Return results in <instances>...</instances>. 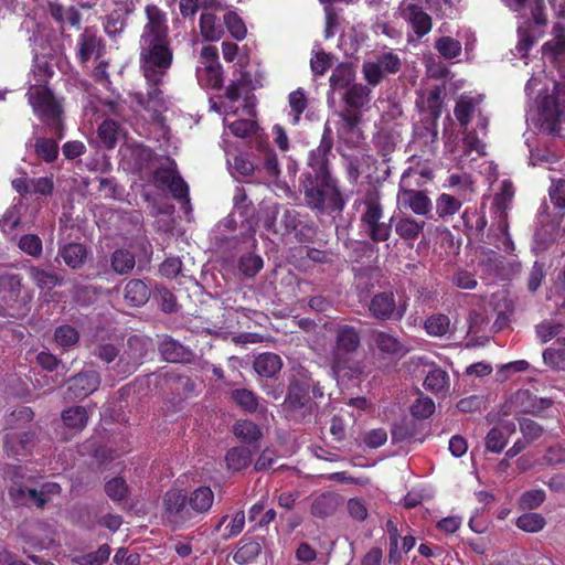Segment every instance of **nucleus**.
Returning a JSON list of instances; mask_svg holds the SVG:
<instances>
[{"label": "nucleus", "instance_id": "f257e3e1", "mask_svg": "<svg viewBox=\"0 0 565 565\" xmlns=\"http://www.w3.org/2000/svg\"><path fill=\"white\" fill-rule=\"evenodd\" d=\"M146 22L139 36L140 70L147 81L148 90L129 93L136 111L145 110L149 119L156 120L164 108L163 93L159 86L173 62L167 13L157 4L145 8Z\"/></svg>", "mask_w": 565, "mask_h": 565}, {"label": "nucleus", "instance_id": "f03ea898", "mask_svg": "<svg viewBox=\"0 0 565 565\" xmlns=\"http://www.w3.org/2000/svg\"><path fill=\"white\" fill-rule=\"evenodd\" d=\"M214 502L209 487H199L189 495L180 489H171L163 497V519L173 529H184L202 520Z\"/></svg>", "mask_w": 565, "mask_h": 565}, {"label": "nucleus", "instance_id": "7ed1b4c3", "mask_svg": "<svg viewBox=\"0 0 565 565\" xmlns=\"http://www.w3.org/2000/svg\"><path fill=\"white\" fill-rule=\"evenodd\" d=\"M324 388L319 381L312 379L308 372H299L290 382L282 412L288 420L308 424L317 420L318 402L322 398Z\"/></svg>", "mask_w": 565, "mask_h": 565}, {"label": "nucleus", "instance_id": "20e7f679", "mask_svg": "<svg viewBox=\"0 0 565 565\" xmlns=\"http://www.w3.org/2000/svg\"><path fill=\"white\" fill-rule=\"evenodd\" d=\"M360 342V334L353 327L338 328L331 359V369L338 381L355 379L364 372V365L352 355Z\"/></svg>", "mask_w": 565, "mask_h": 565}, {"label": "nucleus", "instance_id": "39448f33", "mask_svg": "<svg viewBox=\"0 0 565 565\" xmlns=\"http://www.w3.org/2000/svg\"><path fill=\"white\" fill-rule=\"evenodd\" d=\"M29 104L34 114L46 125L51 134L57 138H63V98L54 95L46 86H31L26 93Z\"/></svg>", "mask_w": 565, "mask_h": 565}, {"label": "nucleus", "instance_id": "423d86ee", "mask_svg": "<svg viewBox=\"0 0 565 565\" xmlns=\"http://www.w3.org/2000/svg\"><path fill=\"white\" fill-rule=\"evenodd\" d=\"M364 210L361 214V225L367 237L375 242H385L390 238L392 232V221H383L384 209L381 202V195L377 191H369L363 200Z\"/></svg>", "mask_w": 565, "mask_h": 565}, {"label": "nucleus", "instance_id": "0eeeda50", "mask_svg": "<svg viewBox=\"0 0 565 565\" xmlns=\"http://www.w3.org/2000/svg\"><path fill=\"white\" fill-rule=\"evenodd\" d=\"M402 60L393 51L383 52L373 61H365L362 65V74L370 86H377L387 74H396L401 71Z\"/></svg>", "mask_w": 565, "mask_h": 565}, {"label": "nucleus", "instance_id": "6e6552de", "mask_svg": "<svg viewBox=\"0 0 565 565\" xmlns=\"http://www.w3.org/2000/svg\"><path fill=\"white\" fill-rule=\"evenodd\" d=\"M332 147V129L330 127V124L326 122L320 145L316 149H313L309 154L308 166L310 168V171L307 172L308 178L322 179L323 182H327L326 180L332 179L329 172L328 158Z\"/></svg>", "mask_w": 565, "mask_h": 565}, {"label": "nucleus", "instance_id": "1a4fd4ad", "mask_svg": "<svg viewBox=\"0 0 565 565\" xmlns=\"http://www.w3.org/2000/svg\"><path fill=\"white\" fill-rule=\"evenodd\" d=\"M370 315L381 321H401L407 311V300L395 301L391 291L375 294L369 303Z\"/></svg>", "mask_w": 565, "mask_h": 565}, {"label": "nucleus", "instance_id": "9d476101", "mask_svg": "<svg viewBox=\"0 0 565 565\" xmlns=\"http://www.w3.org/2000/svg\"><path fill=\"white\" fill-rule=\"evenodd\" d=\"M413 169L404 171L399 182L397 203L411 209L415 214L426 216L431 211V201L425 192L409 189V178Z\"/></svg>", "mask_w": 565, "mask_h": 565}, {"label": "nucleus", "instance_id": "9b49d317", "mask_svg": "<svg viewBox=\"0 0 565 565\" xmlns=\"http://www.w3.org/2000/svg\"><path fill=\"white\" fill-rule=\"evenodd\" d=\"M153 182L159 189H168L174 199L189 201V188L177 171L174 161L159 167L153 174Z\"/></svg>", "mask_w": 565, "mask_h": 565}, {"label": "nucleus", "instance_id": "f8f14e48", "mask_svg": "<svg viewBox=\"0 0 565 565\" xmlns=\"http://www.w3.org/2000/svg\"><path fill=\"white\" fill-rule=\"evenodd\" d=\"M148 353V340L132 335L127 340V347L120 354L115 369L118 373L128 375L136 371Z\"/></svg>", "mask_w": 565, "mask_h": 565}, {"label": "nucleus", "instance_id": "ddd939ff", "mask_svg": "<svg viewBox=\"0 0 565 565\" xmlns=\"http://www.w3.org/2000/svg\"><path fill=\"white\" fill-rule=\"evenodd\" d=\"M308 184L305 185V200L311 209L322 210L327 199H335L339 192L333 179L326 180L308 178Z\"/></svg>", "mask_w": 565, "mask_h": 565}, {"label": "nucleus", "instance_id": "4468645a", "mask_svg": "<svg viewBox=\"0 0 565 565\" xmlns=\"http://www.w3.org/2000/svg\"><path fill=\"white\" fill-rule=\"evenodd\" d=\"M61 487L55 482H47L41 487V490L29 489L23 487H12L10 495L18 504L34 503L38 508H43L47 502L49 495L58 494Z\"/></svg>", "mask_w": 565, "mask_h": 565}, {"label": "nucleus", "instance_id": "2eb2a0df", "mask_svg": "<svg viewBox=\"0 0 565 565\" xmlns=\"http://www.w3.org/2000/svg\"><path fill=\"white\" fill-rule=\"evenodd\" d=\"M100 375L95 370L79 372L67 381L66 397L70 399L84 398L98 390Z\"/></svg>", "mask_w": 565, "mask_h": 565}, {"label": "nucleus", "instance_id": "dca6fc26", "mask_svg": "<svg viewBox=\"0 0 565 565\" xmlns=\"http://www.w3.org/2000/svg\"><path fill=\"white\" fill-rule=\"evenodd\" d=\"M399 15L412 25L415 34L418 38H423L430 32L433 22L429 14H427L423 8L416 3L403 0L398 4Z\"/></svg>", "mask_w": 565, "mask_h": 565}, {"label": "nucleus", "instance_id": "f3484780", "mask_svg": "<svg viewBox=\"0 0 565 565\" xmlns=\"http://www.w3.org/2000/svg\"><path fill=\"white\" fill-rule=\"evenodd\" d=\"M371 338L375 349L384 358H399L407 352L404 343L391 332L373 331Z\"/></svg>", "mask_w": 565, "mask_h": 565}, {"label": "nucleus", "instance_id": "a211bd4d", "mask_svg": "<svg viewBox=\"0 0 565 565\" xmlns=\"http://www.w3.org/2000/svg\"><path fill=\"white\" fill-rule=\"evenodd\" d=\"M135 11L132 0H122L117 2V9L107 15L104 24L105 32L110 38L120 35L127 26V18Z\"/></svg>", "mask_w": 565, "mask_h": 565}, {"label": "nucleus", "instance_id": "6ab92c4d", "mask_svg": "<svg viewBox=\"0 0 565 565\" xmlns=\"http://www.w3.org/2000/svg\"><path fill=\"white\" fill-rule=\"evenodd\" d=\"M102 39L98 38L94 28H85L77 39V57L82 63L90 58H98L102 55Z\"/></svg>", "mask_w": 565, "mask_h": 565}, {"label": "nucleus", "instance_id": "aec40b11", "mask_svg": "<svg viewBox=\"0 0 565 565\" xmlns=\"http://www.w3.org/2000/svg\"><path fill=\"white\" fill-rule=\"evenodd\" d=\"M161 356L171 363H189L193 359V352L181 342L169 335H163L158 344Z\"/></svg>", "mask_w": 565, "mask_h": 565}, {"label": "nucleus", "instance_id": "412c9836", "mask_svg": "<svg viewBox=\"0 0 565 565\" xmlns=\"http://www.w3.org/2000/svg\"><path fill=\"white\" fill-rule=\"evenodd\" d=\"M87 256L88 250L83 244L68 243L58 249L55 260L57 262L61 257L70 268L79 269L85 264Z\"/></svg>", "mask_w": 565, "mask_h": 565}, {"label": "nucleus", "instance_id": "4be33fe9", "mask_svg": "<svg viewBox=\"0 0 565 565\" xmlns=\"http://www.w3.org/2000/svg\"><path fill=\"white\" fill-rule=\"evenodd\" d=\"M150 297V289L140 279L129 280L124 289V299L131 307L143 306Z\"/></svg>", "mask_w": 565, "mask_h": 565}, {"label": "nucleus", "instance_id": "5701e85b", "mask_svg": "<svg viewBox=\"0 0 565 565\" xmlns=\"http://www.w3.org/2000/svg\"><path fill=\"white\" fill-rule=\"evenodd\" d=\"M29 277L39 289H53L63 285V278L55 271L31 265L28 268Z\"/></svg>", "mask_w": 565, "mask_h": 565}, {"label": "nucleus", "instance_id": "b1692460", "mask_svg": "<svg viewBox=\"0 0 565 565\" xmlns=\"http://www.w3.org/2000/svg\"><path fill=\"white\" fill-rule=\"evenodd\" d=\"M253 366L258 375L274 377L281 370L282 361L278 354L265 352L255 358Z\"/></svg>", "mask_w": 565, "mask_h": 565}, {"label": "nucleus", "instance_id": "393cba45", "mask_svg": "<svg viewBox=\"0 0 565 565\" xmlns=\"http://www.w3.org/2000/svg\"><path fill=\"white\" fill-rule=\"evenodd\" d=\"M47 10L50 15L61 25L66 23L78 28L82 15L75 7L64 8L61 3L49 1Z\"/></svg>", "mask_w": 565, "mask_h": 565}, {"label": "nucleus", "instance_id": "a878e982", "mask_svg": "<svg viewBox=\"0 0 565 565\" xmlns=\"http://www.w3.org/2000/svg\"><path fill=\"white\" fill-rule=\"evenodd\" d=\"M234 436L244 444L253 445L258 443L262 437L260 428L252 420H237L232 428Z\"/></svg>", "mask_w": 565, "mask_h": 565}, {"label": "nucleus", "instance_id": "bb28decb", "mask_svg": "<svg viewBox=\"0 0 565 565\" xmlns=\"http://www.w3.org/2000/svg\"><path fill=\"white\" fill-rule=\"evenodd\" d=\"M371 88L361 83L351 85L344 93L345 104L353 109H360L371 102Z\"/></svg>", "mask_w": 565, "mask_h": 565}, {"label": "nucleus", "instance_id": "cd10ccee", "mask_svg": "<svg viewBox=\"0 0 565 565\" xmlns=\"http://www.w3.org/2000/svg\"><path fill=\"white\" fill-rule=\"evenodd\" d=\"M498 221L493 223L490 227L488 234V243H494L495 241H501L503 247L509 249L512 247V242L509 237L508 233V214L507 211H498Z\"/></svg>", "mask_w": 565, "mask_h": 565}, {"label": "nucleus", "instance_id": "c85d7f7f", "mask_svg": "<svg viewBox=\"0 0 565 565\" xmlns=\"http://www.w3.org/2000/svg\"><path fill=\"white\" fill-rule=\"evenodd\" d=\"M355 72L348 63L339 64L329 78L330 87L332 89H348L351 85L355 84Z\"/></svg>", "mask_w": 565, "mask_h": 565}, {"label": "nucleus", "instance_id": "c756f323", "mask_svg": "<svg viewBox=\"0 0 565 565\" xmlns=\"http://www.w3.org/2000/svg\"><path fill=\"white\" fill-rule=\"evenodd\" d=\"M425 224L424 221H416L411 216H402L395 223V232L402 239L413 241L423 232Z\"/></svg>", "mask_w": 565, "mask_h": 565}, {"label": "nucleus", "instance_id": "7c9ffc66", "mask_svg": "<svg viewBox=\"0 0 565 565\" xmlns=\"http://www.w3.org/2000/svg\"><path fill=\"white\" fill-rule=\"evenodd\" d=\"M216 15L210 12H204L200 15V32L206 41H218L224 35V30L221 24L216 22Z\"/></svg>", "mask_w": 565, "mask_h": 565}, {"label": "nucleus", "instance_id": "2f4dec72", "mask_svg": "<svg viewBox=\"0 0 565 565\" xmlns=\"http://www.w3.org/2000/svg\"><path fill=\"white\" fill-rule=\"evenodd\" d=\"M338 508L337 497L332 493L326 492L313 498L311 503V513L316 518H327L332 515Z\"/></svg>", "mask_w": 565, "mask_h": 565}, {"label": "nucleus", "instance_id": "473e14b6", "mask_svg": "<svg viewBox=\"0 0 565 565\" xmlns=\"http://www.w3.org/2000/svg\"><path fill=\"white\" fill-rule=\"evenodd\" d=\"M449 375L445 370L434 367L426 375L424 386L435 394L446 393L449 388Z\"/></svg>", "mask_w": 565, "mask_h": 565}, {"label": "nucleus", "instance_id": "72a5a7b5", "mask_svg": "<svg viewBox=\"0 0 565 565\" xmlns=\"http://www.w3.org/2000/svg\"><path fill=\"white\" fill-rule=\"evenodd\" d=\"M136 265L135 255L128 249H116L110 257V266L118 275L129 274Z\"/></svg>", "mask_w": 565, "mask_h": 565}, {"label": "nucleus", "instance_id": "f704fd0d", "mask_svg": "<svg viewBox=\"0 0 565 565\" xmlns=\"http://www.w3.org/2000/svg\"><path fill=\"white\" fill-rule=\"evenodd\" d=\"M252 459V451L243 446L233 447L226 454L225 460L227 468L233 471H239L246 468Z\"/></svg>", "mask_w": 565, "mask_h": 565}, {"label": "nucleus", "instance_id": "c9c22d12", "mask_svg": "<svg viewBox=\"0 0 565 565\" xmlns=\"http://www.w3.org/2000/svg\"><path fill=\"white\" fill-rule=\"evenodd\" d=\"M262 552V545L256 541H242L241 546L233 555L235 563L247 565L253 563Z\"/></svg>", "mask_w": 565, "mask_h": 565}, {"label": "nucleus", "instance_id": "e433bc0d", "mask_svg": "<svg viewBox=\"0 0 565 565\" xmlns=\"http://www.w3.org/2000/svg\"><path fill=\"white\" fill-rule=\"evenodd\" d=\"M198 77L201 83L211 88L222 86V67L220 63L206 64L198 68Z\"/></svg>", "mask_w": 565, "mask_h": 565}, {"label": "nucleus", "instance_id": "4c0bfd02", "mask_svg": "<svg viewBox=\"0 0 565 565\" xmlns=\"http://www.w3.org/2000/svg\"><path fill=\"white\" fill-rule=\"evenodd\" d=\"M424 328L430 337L441 338L450 330V319L444 313H435L425 320Z\"/></svg>", "mask_w": 565, "mask_h": 565}, {"label": "nucleus", "instance_id": "58836bf2", "mask_svg": "<svg viewBox=\"0 0 565 565\" xmlns=\"http://www.w3.org/2000/svg\"><path fill=\"white\" fill-rule=\"evenodd\" d=\"M35 154L45 162H53L58 154V145L54 138L36 137L33 145Z\"/></svg>", "mask_w": 565, "mask_h": 565}, {"label": "nucleus", "instance_id": "ea45409f", "mask_svg": "<svg viewBox=\"0 0 565 565\" xmlns=\"http://www.w3.org/2000/svg\"><path fill=\"white\" fill-rule=\"evenodd\" d=\"M64 424L73 429H83L88 422V414L84 406H73L62 413Z\"/></svg>", "mask_w": 565, "mask_h": 565}, {"label": "nucleus", "instance_id": "a19ab883", "mask_svg": "<svg viewBox=\"0 0 565 565\" xmlns=\"http://www.w3.org/2000/svg\"><path fill=\"white\" fill-rule=\"evenodd\" d=\"M479 105L478 98L462 97L455 106V116L461 126H467Z\"/></svg>", "mask_w": 565, "mask_h": 565}, {"label": "nucleus", "instance_id": "79ce46f5", "mask_svg": "<svg viewBox=\"0 0 565 565\" xmlns=\"http://www.w3.org/2000/svg\"><path fill=\"white\" fill-rule=\"evenodd\" d=\"M264 263L260 256L253 253L242 255L238 259V269L246 278L255 277L263 268Z\"/></svg>", "mask_w": 565, "mask_h": 565}, {"label": "nucleus", "instance_id": "37998d69", "mask_svg": "<svg viewBox=\"0 0 565 565\" xmlns=\"http://www.w3.org/2000/svg\"><path fill=\"white\" fill-rule=\"evenodd\" d=\"M233 401L245 412L254 413L258 407L257 396L247 388H237L231 393Z\"/></svg>", "mask_w": 565, "mask_h": 565}, {"label": "nucleus", "instance_id": "c03bdc74", "mask_svg": "<svg viewBox=\"0 0 565 565\" xmlns=\"http://www.w3.org/2000/svg\"><path fill=\"white\" fill-rule=\"evenodd\" d=\"M223 22L230 34L237 41L245 39L247 29L241 17L234 11H228L223 17Z\"/></svg>", "mask_w": 565, "mask_h": 565}, {"label": "nucleus", "instance_id": "a18cd8bd", "mask_svg": "<svg viewBox=\"0 0 565 565\" xmlns=\"http://www.w3.org/2000/svg\"><path fill=\"white\" fill-rule=\"evenodd\" d=\"M460 207L461 201L447 193L440 194L436 200V213L441 218L456 214Z\"/></svg>", "mask_w": 565, "mask_h": 565}, {"label": "nucleus", "instance_id": "49530a36", "mask_svg": "<svg viewBox=\"0 0 565 565\" xmlns=\"http://www.w3.org/2000/svg\"><path fill=\"white\" fill-rule=\"evenodd\" d=\"M288 100L292 116L291 124L297 125L300 120V115L306 110L308 106V99L305 92L299 88L289 94Z\"/></svg>", "mask_w": 565, "mask_h": 565}, {"label": "nucleus", "instance_id": "de8ad7c7", "mask_svg": "<svg viewBox=\"0 0 565 565\" xmlns=\"http://www.w3.org/2000/svg\"><path fill=\"white\" fill-rule=\"evenodd\" d=\"M435 49L445 58H455L461 53V44L459 41L450 36H441L435 43Z\"/></svg>", "mask_w": 565, "mask_h": 565}, {"label": "nucleus", "instance_id": "09e8293b", "mask_svg": "<svg viewBox=\"0 0 565 565\" xmlns=\"http://www.w3.org/2000/svg\"><path fill=\"white\" fill-rule=\"evenodd\" d=\"M54 338L58 345L70 348L78 342L79 333L74 327L63 324L55 329Z\"/></svg>", "mask_w": 565, "mask_h": 565}, {"label": "nucleus", "instance_id": "8fccbe9b", "mask_svg": "<svg viewBox=\"0 0 565 565\" xmlns=\"http://www.w3.org/2000/svg\"><path fill=\"white\" fill-rule=\"evenodd\" d=\"M18 246L22 252L34 258L40 257L43 252L42 241L35 234L22 235L19 239Z\"/></svg>", "mask_w": 565, "mask_h": 565}, {"label": "nucleus", "instance_id": "3c124183", "mask_svg": "<svg viewBox=\"0 0 565 565\" xmlns=\"http://www.w3.org/2000/svg\"><path fill=\"white\" fill-rule=\"evenodd\" d=\"M564 326L555 319L545 320L536 327L537 337L542 342H547L554 337L563 334Z\"/></svg>", "mask_w": 565, "mask_h": 565}, {"label": "nucleus", "instance_id": "603ef678", "mask_svg": "<svg viewBox=\"0 0 565 565\" xmlns=\"http://www.w3.org/2000/svg\"><path fill=\"white\" fill-rule=\"evenodd\" d=\"M508 444V436L499 427H493L486 436V448L491 452H501Z\"/></svg>", "mask_w": 565, "mask_h": 565}, {"label": "nucleus", "instance_id": "864d4df0", "mask_svg": "<svg viewBox=\"0 0 565 565\" xmlns=\"http://www.w3.org/2000/svg\"><path fill=\"white\" fill-rule=\"evenodd\" d=\"M544 525L545 519L539 513H525L516 520V526L525 532H539Z\"/></svg>", "mask_w": 565, "mask_h": 565}, {"label": "nucleus", "instance_id": "5fc2aeb1", "mask_svg": "<svg viewBox=\"0 0 565 565\" xmlns=\"http://www.w3.org/2000/svg\"><path fill=\"white\" fill-rule=\"evenodd\" d=\"M105 492L113 501H122L128 497V486L122 478L116 477L106 482Z\"/></svg>", "mask_w": 565, "mask_h": 565}, {"label": "nucleus", "instance_id": "6e6d98bb", "mask_svg": "<svg viewBox=\"0 0 565 565\" xmlns=\"http://www.w3.org/2000/svg\"><path fill=\"white\" fill-rule=\"evenodd\" d=\"M98 136L107 148H114L118 136V125L114 120H105L98 128Z\"/></svg>", "mask_w": 565, "mask_h": 565}, {"label": "nucleus", "instance_id": "4d7b16f0", "mask_svg": "<svg viewBox=\"0 0 565 565\" xmlns=\"http://www.w3.org/2000/svg\"><path fill=\"white\" fill-rule=\"evenodd\" d=\"M435 411V403L427 396L418 397L411 406V413L419 419L428 418Z\"/></svg>", "mask_w": 565, "mask_h": 565}, {"label": "nucleus", "instance_id": "13d9d810", "mask_svg": "<svg viewBox=\"0 0 565 565\" xmlns=\"http://www.w3.org/2000/svg\"><path fill=\"white\" fill-rule=\"evenodd\" d=\"M518 43L515 46V50L518 54H520L521 57H525L529 53V51L532 49V46L535 43V38L531 33L529 26H519L518 29Z\"/></svg>", "mask_w": 565, "mask_h": 565}, {"label": "nucleus", "instance_id": "bf43d9fd", "mask_svg": "<svg viewBox=\"0 0 565 565\" xmlns=\"http://www.w3.org/2000/svg\"><path fill=\"white\" fill-rule=\"evenodd\" d=\"M514 195L513 184L504 180L501 183L500 192L494 196L493 204L498 211H507L509 207V203L511 202Z\"/></svg>", "mask_w": 565, "mask_h": 565}, {"label": "nucleus", "instance_id": "052dcab7", "mask_svg": "<svg viewBox=\"0 0 565 565\" xmlns=\"http://www.w3.org/2000/svg\"><path fill=\"white\" fill-rule=\"evenodd\" d=\"M545 364L554 370H565V348H548L543 353Z\"/></svg>", "mask_w": 565, "mask_h": 565}, {"label": "nucleus", "instance_id": "680f3d73", "mask_svg": "<svg viewBox=\"0 0 565 565\" xmlns=\"http://www.w3.org/2000/svg\"><path fill=\"white\" fill-rule=\"evenodd\" d=\"M548 195L556 209H558L559 211L565 210V180H552V184L548 190Z\"/></svg>", "mask_w": 565, "mask_h": 565}, {"label": "nucleus", "instance_id": "e2e57ef3", "mask_svg": "<svg viewBox=\"0 0 565 565\" xmlns=\"http://www.w3.org/2000/svg\"><path fill=\"white\" fill-rule=\"evenodd\" d=\"M545 500V492L541 489L530 490L520 498V505L523 509L533 510L540 507Z\"/></svg>", "mask_w": 565, "mask_h": 565}, {"label": "nucleus", "instance_id": "0e129e2a", "mask_svg": "<svg viewBox=\"0 0 565 565\" xmlns=\"http://www.w3.org/2000/svg\"><path fill=\"white\" fill-rule=\"evenodd\" d=\"M231 132L239 138H246L255 134L257 125L252 119H239L228 126Z\"/></svg>", "mask_w": 565, "mask_h": 565}, {"label": "nucleus", "instance_id": "69168bd1", "mask_svg": "<svg viewBox=\"0 0 565 565\" xmlns=\"http://www.w3.org/2000/svg\"><path fill=\"white\" fill-rule=\"evenodd\" d=\"M543 53L550 55L552 58H557L565 54V36H553L542 46Z\"/></svg>", "mask_w": 565, "mask_h": 565}, {"label": "nucleus", "instance_id": "338daca9", "mask_svg": "<svg viewBox=\"0 0 565 565\" xmlns=\"http://www.w3.org/2000/svg\"><path fill=\"white\" fill-rule=\"evenodd\" d=\"M94 355L105 363H111L116 360V358L119 359L120 356L119 350L110 343H102L96 345L94 349Z\"/></svg>", "mask_w": 565, "mask_h": 565}, {"label": "nucleus", "instance_id": "774afa93", "mask_svg": "<svg viewBox=\"0 0 565 565\" xmlns=\"http://www.w3.org/2000/svg\"><path fill=\"white\" fill-rule=\"evenodd\" d=\"M109 555L110 547L104 544L96 552L83 556L82 565H100L109 558Z\"/></svg>", "mask_w": 565, "mask_h": 565}]
</instances>
